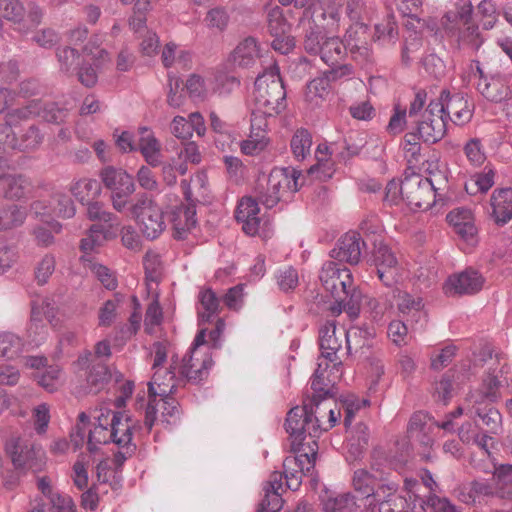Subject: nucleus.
I'll return each instance as SVG.
<instances>
[{
  "label": "nucleus",
  "mask_w": 512,
  "mask_h": 512,
  "mask_svg": "<svg viewBox=\"0 0 512 512\" xmlns=\"http://www.w3.org/2000/svg\"><path fill=\"white\" fill-rule=\"evenodd\" d=\"M318 408L303 400L301 406L292 407L285 419L284 429L291 439V452L299 453L305 450L304 440L310 436L313 441L322 433L320 420L317 417Z\"/></svg>",
  "instance_id": "nucleus-1"
},
{
  "label": "nucleus",
  "mask_w": 512,
  "mask_h": 512,
  "mask_svg": "<svg viewBox=\"0 0 512 512\" xmlns=\"http://www.w3.org/2000/svg\"><path fill=\"white\" fill-rule=\"evenodd\" d=\"M255 101L266 113L279 114L286 108V87L276 63L259 74L254 82Z\"/></svg>",
  "instance_id": "nucleus-2"
},
{
  "label": "nucleus",
  "mask_w": 512,
  "mask_h": 512,
  "mask_svg": "<svg viewBox=\"0 0 512 512\" xmlns=\"http://www.w3.org/2000/svg\"><path fill=\"white\" fill-rule=\"evenodd\" d=\"M99 177L104 187L110 191L113 208L124 212L133 204L131 196L136 191L135 178L125 169L106 165L99 171Z\"/></svg>",
  "instance_id": "nucleus-3"
},
{
  "label": "nucleus",
  "mask_w": 512,
  "mask_h": 512,
  "mask_svg": "<svg viewBox=\"0 0 512 512\" xmlns=\"http://www.w3.org/2000/svg\"><path fill=\"white\" fill-rule=\"evenodd\" d=\"M127 211L148 240H155L166 228L161 208L145 192L137 194L136 201Z\"/></svg>",
  "instance_id": "nucleus-4"
},
{
  "label": "nucleus",
  "mask_w": 512,
  "mask_h": 512,
  "mask_svg": "<svg viewBox=\"0 0 512 512\" xmlns=\"http://www.w3.org/2000/svg\"><path fill=\"white\" fill-rule=\"evenodd\" d=\"M5 449L16 469L40 472L46 464L45 451L32 441L11 438L6 442Z\"/></svg>",
  "instance_id": "nucleus-5"
},
{
  "label": "nucleus",
  "mask_w": 512,
  "mask_h": 512,
  "mask_svg": "<svg viewBox=\"0 0 512 512\" xmlns=\"http://www.w3.org/2000/svg\"><path fill=\"white\" fill-rule=\"evenodd\" d=\"M308 451L294 453V456H287L283 461V477L286 486L292 491H297L302 483V476L314 469L318 455V443L313 441L307 444Z\"/></svg>",
  "instance_id": "nucleus-6"
},
{
  "label": "nucleus",
  "mask_w": 512,
  "mask_h": 512,
  "mask_svg": "<svg viewBox=\"0 0 512 512\" xmlns=\"http://www.w3.org/2000/svg\"><path fill=\"white\" fill-rule=\"evenodd\" d=\"M402 200L413 209H423L430 205L428 201L435 191L431 179L423 178L420 174L405 176L401 181Z\"/></svg>",
  "instance_id": "nucleus-7"
},
{
  "label": "nucleus",
  "mask_w": 512,
  "mask_h": 512,
  "mask_svg": "<svg viewBox=\"0 0 512 512\" xmlns=\"http://www.w3.org/2000/svg\"><path fill=\"white\" fill-rule=\"evenodd\" d=\"M484 282L483 275L476 269L469 267L459 273L450 275L445 282L444 290L450 296L473 295L482 289Z\"/></svg>",
  "instance_id": "nucleus-8"
},
{
  "label": "nucleus",
  "mask_w": 512,
  "mask_h": 512,
  "mask_svg": "<svg viewBox=\"0 0 512 512\" xmlns=\"http://www.w3.org/2000/svg\"><path fill=\"white\" fill-rule=\"evenodd\" d=\"M328 367V362L325 363L324 369H322V363H318V367L311 378V389L313 390V394L312 396L307 395L303 399L316 408H319V406L328 399L336 401L338 388L334 383L330 384V380L326 379L324 376V372Z\"/></svg>",
  "instance_id": "nucleus-9"
},
{
  "label": "nucleus",
  "mask_w": 512,
  "mask_h": 512,
  "mask_svg": "<svg viewBox=\"0 0 512 512\" xmlns=\"http://www.w3.org/2000/svg\"><path fill=\"white\" fill-rule=\"evenodd\" d=\"M361 245L366 247V242L361 239L360 234L347 233L337 241L336 246L330 251V256L339 261L340 264L346 262L356 265L362 253Z\"/></svg>",
  "instance_id": "nucleus-10"
},
{
  "label": "nucleus",
  "mask_w": 512,
  "mask_h": 512,
  "mask_svg": "<svg viewBox=\"0 0 512 512\" xmlns=\"http://www.w3.org/2000/svg\"><path fill=\"white\" fill-rule=\"evenodd\" d=\"M122 418L123 414L120 413V411H117L113 414V418L111 419V430L109 434V440H111V443L116 444L119 448V450L113 455V463L115 465L116 473L122 471L125 461L128 458H131L137 451V444L135 442H130L129 439L124 441L119 438Z\"/></svg>",
  "instance_id": "nucleus-11"
},
{
  "label": "nucleus",
  "mask_w": 512,
  "mask_h": 512,
  "mask_svg": "<svg viewBox=\"0 0 512 512\" xmlns=\"http://www.w3.org/2000/svg\"><path fill=\"white\" fill-rule=\"evenodd\" d=\"M322 45L321 52L317 56L329 66V69H338V67L346 66L350 68V76L353 75V66L346 62L348 49L340 37L328 36Z\"/></svg>",
  "instance_id": "nucleus-12"
},
{
  "label": "nucleus",
  "mask_w": 512,
  "mask_h": 512,
  "mask_svg": "<svg viewBox=\"0 0 512 512\" xmlns=\"http://www.w3.org/2000/svg\"><path fill=\"white\" fill-rule=\"evenodd\" d=\"M173 228V238L178 241L185 240L190 231L196 227V205L175 206L170 215Z\"/></svg>",
  "instance_id": "nucleus-13"
},
{
  "label": "nucleus",
  "mask_w": 512,
  "mask_h": 512,
  "mask_svg": "<svg viewBox=\"0 0 512 512\" xmlns=\"http://www.w3.org/2000/svg\"><path fill=\"white\" fill-rule=\"evenodd\" d=\"M346 339L347 351L352 354L359 353L360 357L369 358V351L373 346L375 329L372 326H353L347 331H343Z\"/></svg>",
  "instance_id": "nucleus-14"
},
{
  "label": "nucleus",
  "mask_w": 512,
  "mask_h": 512,
  "mask_svg": "<svg viewBox=\"0 0 512 512\" xmlns=\"http://www.w3.org/2000/svg\"><path fill=\"white\" fill-rule=\"evenodd\" d=\"M347 77H350V68L346 66L325 70L307 83L306 95L310 99L314 97L324 98L329 93L332 82Z\"/></svg>",
  "instance_id": "nucleus-15"
},
{
  "label": "nucleus",
  "mask_w": 512,
  "mask_h": 512,
  "mask_svg": "<svg viewBox=\"0 0 512 512\" xmlns=\"http://www.w3.org/2000/svg\"><path fill=\"white\" fill-rule=\"evenodd\" d=\"M399 486V480L381 478L380 512H408L409 500L405 496L397 494Z\"/></svg>",
  "instance_id": "nucleus-16"
},
{
  "label": "nucleus",
  "mask_w": 512,
  "mask_h": 512,
  "mask_svg": "<svg viewBox=\"0 0 512 512\" xmlns=\"http://www.w3.org/2000/svg\"><path fill=\"white\" fill-rule=\"evenodd\" d=\"M259 57V46L256 38L248 36L238 43L231 51L227 62L238 68H251Z\"/></svg>",
  "instance_id": "nucleus-17"
},
{
  "label": "nucleus",
  "mask_w": 512,
  "mask_h": 512,
  "mask_svg": "<svg viewBox=\"0 0 512 512\" xmlns=\"http://www.w3.org/2000/svg\"><path fill=\"white\" fill-rule=\"evenodd\" d=\"M336 326L328 322L319 330V348L321 356L332 363L335 367L342 364L337 352L341 348V341L336 336Z\"/></svg>",
  "instance_id": "nucleus-18"
},
{
  "label": "nucleus",
  "mask_w": 512,
  "mask_h": 512,
  "mask_svg": "<svg viewBox=\"0 0 512 512\" xmlns=\"http://www.w3.org/2000/svg\"><path fill=\"white\" fill-rule=\"evenodd\" d=\"M416 135L426 144H435L443 139L447 132V123L445 118L439 117H423L417 121L413 127Z\"/></svg>",
  "instance_id": "nucleus-19"
},
{
  "label": "nucleus",
  "mask_w": 512,
  "mask_h": 512,
  "mask_svg": "<svg viewBox=\"0 0 512 512\" xmlns=\"http://www.w3.org/2000/svg\"><path fill=\"white\" fill-rule=\"evenodd\" d=\"M492 216L497 225L503 226L512 219V188L495 189L491 196Z\"/></svg>",
  "instance_id": "nucleus-20"
},
{
  "label": "nucleus",
  "mask_w": 512,
  "mask_h": 512,
  "mask_svg": "<svg viewBox=\"0 0 512 512\" xmlns=\"http://www.w3.org/2000/svg\"><path fill=\"white\" fill-rule=\"evenodd\" d=\"M326 291L330 292L332 297L336 299L339 304L338 311L341 312L343 308L348 305L349 310L356 309V292L355 290L350 296V299L345 303V299H341L340 293L342 292L347 297L350 294L349 288L351 287V278H342V276H336L332 281L322 284Z\"/></svg>",
  "instance_id": "nucleus-21"
},
{
  "label": "nucleus",
  "mask_w": 512,
  "mask_h": 512,
  "mask_svg": "<svg viewBox=\"0 0 512 512\" xmlns=\"http://www.w3.org/2000/svg\"><path fill=\"white\" fill-rule=\"evenodd\" d=\"M324 512H359L360 505L356 496L351 492L340 493L335 496L321 497Z\"/></svg>",
  "instance_id": "nucleus-22"
},
{
  "label": "nucleus",
  "mask_w": 512,
  "mask_h": 512,
  "mask_svg": "<svg viewBox=\"0 0 512 512\" xmlns=\"http://www.w3.org/2000/svg\"><path fill=\"white\" fill-rule=\"evenodd\" d=\"M285 171L278 170V167L273 168L268 176L266 191H261L258 194L259 202L267 209L274 208L281 199L280 189L283 186L281 177Z\"/></svg>",
  "instance_id": "nucleus-23"
},
{
  "label": "nucleus",
  "mask_w": 512,
  "mask_h": 512,
  "mask_svg": "<svg viewBox=\"0 0 512 512\" xmlns=\"http://www.w3.org/2000/svg\"><path fill=\"white\" fill-rule=\"evenodd\" d=\"M354 489L363 495V499L380 496V482L378 475L366 469H358L353 475Z\"/></svg>",
  "instance_id": "nucleus-24"
},
{
  "label": "nucleus",
  "mask_w": 512,
  "mask_h": 512,
  "mask_svg": "<svg viewBox=\"0 0 512 512\" xmlns=\"http://www.w3.org/2000/svg\"><path fill=\"white\" fill-rule=\"evenodd\" d=\"M161 148V143L154 133H149L147 137H140L136 144V151L141 153L145 162L152 168L158 167L162 163Z\"/></svg>",
  "instance_id": "nucleus-25"
},
{
  "label": "nucleus",
  "mask_w": 512,
  "mask_h": 512,
  "mask_svg": "<svg viewBox=\"0 0 512 512\" xmlns=\"http://www.w3.org/2000/svg\"><path fill=\"white\" fill-rule=\"evenodd\" d=\"M327 37L328 35L324 27L315 22L309 23L308 27L304 29L303 49L309 55L317 56L321 52L322 43L325 42Z\"/></svg>",
  "instance_id": "nucleus-26"
},
{
  "label": "nucleus",
  "mask_w": 512,
  "mask_h": 512,
  "mask_svg": "<svg viewBox=\"0 0 512 512\" xmlns=\"http://www.w3.org/2000/svg\"><path fill=\"white\" fill-rule=\"evenodd\" d=\"M111 379L107 365L97 363L90 367L86 377V393L97 394L102 391Z\"/></svg>",
  "instance_id": "nucleus-27"
},
{
  "label": "nucleus",
  "mask_w": 512,
  "mask_h": 512,
  "mask_svg": "<svg viewBox=\"0 0 512 512\" xmlns=\"http://www.w3.org/2000/svg\"><path fill=\"white\" fill-rule=\"evenodd\" d=\"M212 365L211 357L203 359L199 368H194L192 355L186 354L183 358V364L180 367V374L186 378L188 382L198 384L208 375V369Z\"/></svg>",
  "instance_id": "nucleus-28"
},
{
  "label": "nucleus",
  "mask_w": 512,
  "mask_h": 512,
  "mask_svg": "<svg viewBox=\"0 0 512 512\" xmlns=\"http://www.w3.org/2000/svg\"><path fill=\"white\" fill-rule=\"evenodd\" d=\"M4 181L3 195L7 199L20 200L30 191V182L21 174L8 175Z\"/></svg>",
  "instance_id": "nucleus-29"
},
{
  "label": "nucleus",
  "mask_w": 512,
  "mask_h": 512,
  "mask_svg": "<svg viewBox=\"0 0 512 512\" xmlns=\"http://www.w3.org/2000/svg\"><path fill=\"white\" fill-rule=\"evenodd\" d=\"M73 196L84 205L101 194V183L96 179H84L76 182L70 189Z\"/></svg>",
  "instance_id": "nucleus-30"
},
{
  "label": "nucleus",
  "mask_w": 512,
  "mask_h": 512,
  "mask_svg": "<svg viewBox=\"0 0 512 512\" xmlns=\"http://www.w3.org/2000/svg\"><path fill=\"white\" fill-rule=\"evenodd\" d=\"M329 154V147L326 144H319L316 149L317 163L308 169L309 175L317 174V179L326 181L332 177V163L326 158Z\"/></svg>",
  "instance_id": "nucleus-31"
},
{
  "label": "nucleus",
  "mask_w": 512,
  "mask_h": 512,
  "mask_svg": "<svg viewBox=\"0 0 512 512\" xmlns=\"http://www.w3.org/2000/svg\"><path fill=\"white\" fill-rule=\"evenodd\" d=\"M372 260L375 268H391L397 269L398 260L390 247L383 243L382 240L375 239L373 241Z\"/></svg>",
  "instance_id": "nucleus-32"
},
{
  "label": "nucleus",
  "mask_w": 512,
  "mask_h": 512,
  "mask_svg": "<svg viewBox=\"0 0 512 512\" xmlns=\"http://www.w3.org/2000/svg\"><path fill=\"white\" fill-rule=\"evenodd\" d=\"M312 146V135L306 128H299L295 131L290 141L291 151L297 160H304L310 155Z\"/></svg>",
  "instance_id": "nucleus-33"
},
{
  "label": "nucleus",
  "mask_w": 512,
  "mask_h": 512,
  "mask_svg": "<svg viewBox=\"0 0 512 512\" xmlns=\"http://www.w3.org/2000/svg\"><path fill=\"white\" fill-rule=\"evenodd\" d=\"M370 459L371 472L378 475V482L381 483V478L390 479L391 472L388 471V465L396 464L389 460V454L385 449L382 447L373 448Z\"/></svg>",
  "instance_id": "nucleus-34"
},
{
  "label": "nucleus",
  "mask_w": 512,
  "mask_h": 512,
  "mask_svg": "<svg viewBox=\"0 0 512 512\" xmlns=\"http://www.w3.org/2000/svg\"><path fill=\"white\" fill-rule=\"evenodd\" d=\"M267 29L272 37L290 33L291 25L284 17L283 10L279 6H275L268 11Z\"/></svg>",
  "instance_id": "nucleus-35"
},
{
  "label": "nucleus",
  "mask_w": 512,
  "mask_h": 512,
  "mask_svg": "<svg viewBox=\"0 0 512 512\" xmlns=\"http://www.w3.org/2000/svg\"><path fill=\"white\" fill-rule=\"evenodd\" d=\"M460 512L447 498H441L437 495H425V498H419V510L415 512Z\"/></svg>",
  "instance_id": "nucleus-36"
},
{
  "label": "nucleus",
  "mask_w": 512,
  "mask_h": 512,
  "mask_svg": "<svg viewBox=\"0 0 512 512\" xmlns=\"http://www.w3.org/2000/svg\"><path fill=\"white\" fill-rule=\"evenodd\" d=\"M51 208L55 215L63 219L72 218L76 213V207L70 195L57 192L51 198Z\"/></svg>",
  "instance_id": "nucleus-37"
},
{
  "label": "nucleus",
  "mask_w": 512,
  "mask_h": 512,
  "mask_svg": "<svg viewBox=\"0 0 512 512\" xmlns=\"http://www.w3.org/2000/svg\"><path fill=\"white\" fill-rule=\"evenodd\" d=\"M478 90L488 101L493 103H501L507 100L511 94L510 88L499 81L487 82L483 87L479 84Z\"/></svg>",
  "instance_id": "nucleus-38"
},
{
  "label": "nucleus",
  "mask_w": 512,
  "mask_h": 512,
  "mask_svg": "<svg viewBox=\"0 0 512 512\" xmlns=\"http://www.w3.org/2000/svg\"><path fill=\"white\" fill-rule=\"evenodd\" d=\"M25 8L18 0H0V31L2 30V18L21 24L24 19Z\"/></svg>",
  "instance_id": "nucleus-39"
},
{
  "label": "nucleus",
  "mask_w": 512,
  "mask_h": 512,
  "mask_svg": "<svg viewBox=\"0 0 512 512\" xmlns=\"http://www.w3.org/2000/svg\"><path fill=\"white\" fill-rule=\"evenodd\" d=\"M84 205L87 206L86 215L91 221L109 224V228H112L114 226V222L118 219L115 214L105 209L102 202L87 200Z\"/></svg>",
  "instance_id": "nucleus-40"
},
{
  "label": "nucleus",
  "mask_w": 512,
  "mask_h": 512,
  "mask_svg": "<svg viewBox=\"0 0 512 512\" xmlns=\"http://www.w3.org/2000/svg\"><path fill=\"white\" fill-rule=\"evenodd\" d=\"M199 301L205 310L203 313H198L199 321L209 322L211 317L218 312L219 299L211 288H207L199 293Z\"/></svg>",
  "instance_id": "nucleus-41"
},
{
  "label": "nucleus",
  "mask_w": 512,
  "mask_h": 512,
  "mask_svg": "<svg viewBox=\"0 0 512 512\" xmlns=\"http://www.w3.org/2000/svg\"><path fill=\"white\" fill-rule=\"evenodd\" d=\"M56 56L60 64V70L66 74L72 73L79 66L80 54L78 50L70 46L59 47Z\"/></svg>",
  "instance_id": "nucleus-42"
},
{
  "label": "nucleus",
  "mask_w": 512,
  "mask_h": 512,
  "mask_svg": "<svg viewBox=\"0 0 512 512\" xmlns=\"http://www.w3.org/2000/svg\"><path fill=\"white\" fill-rule=\"evenodd\" d=\"M22 340L13 333L0 334V357L10 360L22 351Z\"/></svg>",
  "instance_id": "nucleus-43"
},
{
  "label": "nucleus",
  "mask_w": 512,
  "mask_h": 512,
  "mask_svg": "<svg viewBox=\"0 0 512 512\" xmlns=\"http://www.w3.org/2000/svg\"><path fill=\"white\" fill-rule=\"evenodd\" d=\"M475 414L480 418L490 433H496L500 427L502 416L491 404L475 407Z\"/></svg>",
  "instance_id": "nucleus-44"
},
{
  "label": "nucleus",
  "mask_w": 512,
  "mask_h": 512,
  "mask_svg": "<svg viewBox=\"0 0 512 512\" xmlns=\"http://www.w3.org/2000/svg\"><path fill=\"white\" fill-rule=\"evenodd\" d=\"M159 395L160 400L163 402L162 423L175 425L180 416L179 403L174 397L167 393L166 389H161Z\"/></svg>",
  "instance_id": "nucleus-45"
},
{
  "label": "nucleus",
  "mask_w": 512,
  "mask_h": 512,
  "mask_svg": "<svg viewBox=\"0 0 512 512\" xmlns=\"http://www.w3.org/2000/svg\"><path fill=\"white\" fill-rule=\"evenodd\" d=\"M124 296L116 292L113 295V299H109L103 303L99 309V326L109 327L116 318V309L118 305L123 301Z\"/></svg>",
  "instance_id": "nucleus-46"
},
{
  "label": "nucleus",
  "mask_w": 512,
  "mask_h": 512,
  "mask_svg": "<svg viewBox=\"0 0 512 512\" xmlns=\"http://www.w3.org/2000/svg\"><path fill=\"white\" fill-rule=\"evenodd\" d=\"M367 144L366 134L364 132L352 131L344 138L343 158H352L360 154Z\"/></svg>",
  "instance_id": "nucleus-47"
},
{
  "label": "nucleus",
  "mask_w": 512,
  "mask_h": 512,
  "mask_svg": "<svg viewBox=\"0 0 512 512\" xmlns=\"http://www.w3.org/2000/svg\"><path fill=\"white\" fill-rule=\"evenodd\" d=\"M43 141V135L40 133L36 125H31L29 128L18 138L16 136L15 150L25 151L37 148Z\"/></svg>",
  "instance_id": "nucleus-48"
},
{
  "label": "nucleus",
  "mask_w": 512,
  "mask_h": 512,
  "mask_svg": "<svg viewBox=\"0 0 512 512\" xmlns=\"http://www.w3.org/2000/svg\"><path fill=\"white\" fill-rule=\"evenodd\" d=\"M0 213L1 230L20 226L26 218L25 210L15 204L6 209H0Z\"/></svg>",
  "instance_id": "nucleus-49"
},
{
  "label": "nucleus",
  "mask_w": 512,
  "mask_h": 512,
  "mask_svg": "<svg viewBox=\"0 0 512 512\" xmlns=\"http://www.w3.org/2000/svg\"><path fill=\"white\" fill-rule=\"evenodd\" d=\"M59 374L60 369L57 366H49L45 371H35L33 379L48 392H53L57 389Z\"/></svg>",
  "instance_id": "nucleus-50"
},
{
  "label": "nucleus",
  "mask_w": 512,
  "mask_h": 512,
  "mask_svg": "<svg viewBox=\"0 0 512 512\" xmlns=\"http://www.w3.org/2000/svg\"><path fill=\"white\" fill-rule=\"evenodd\" d=\"M47 499L48 512H77L76 505L69 495L54 492Z\"/></svg>",
  "instance_id": "nucleus-51"
},
{
  "label": "nucleus",
  "mask_w": 512,
  "mask_h": 512,
  "mask_svg": "<svg viewBox=\"0 0 512 512\" xmlns=\"http://www.w3.org/2000/svg\"><path fill=\"white\" fill-rule=\"evenodd\" d=\"M407 125V109L401 107L400 104H395L393 107V113L386 126V132L389 135L396 136L402 133Z\"/></svg>",
  "instance_id": "nucleus-52"
},
{
  "label": "nucleus",
  "mask_w": 512,
  "mask_h": 512,
  "mask_svg": "<svg viewBox=\"0 0 512 512\" xmlns=\"http://www.w3.org/2000/svg\"><path fill=\"white\" fill-rule=\"evenodd\" d=\"M368 31L369 26L364 22L352 23L341 40L344 42L347 49H349L353 43L359 45L366 42Z\"/></svg>",
  "instance_id": "nucleus-53"
},
{
  "label": "nucleus",
  "mask_w": 512,
  "mask_h": 512,
  "mask_svg": "<svg viewBox=\"0 0 512 512\" xmlns=\"http://www.w3.org/2000/svg\"><path fill=\"white\" fill-rule=\"evenodd\" d=\"M159 393H161V390L157 391L153 383L148 384V403L145 409V424L147 433L151 432L157 419V397H160Z\"/></svg>",
  "instance_id": "nucleus-54"
},
{
  "label": "nucleus",
  "mask_w": 512,
  "mask_h": 512,
  "mask_svg": "<svg viewBox=\"0 0 512 512\" xmlns=\"http://www.w3.org/2000/svg\"><path fill=\"white\" fill-rule=\"evenodd\" d=\"M495 173L493 170L488 172L479 173L475 175L473 184L465 185V190L469 194H476L477 192L486 193L494 184Z\"/></svg>",
  "instance_id": "nucleus-55"
},
{
  "label": "nucleus",
  "mask_w": 512,
  "mask_h": 512,
  "mask_svg": "<svg viewBox=\"0 0 512 512\" xmlns=\"http://www.w3.org/2000/svg\"><path fill=\"white\" fill-rule=\"evenodd\" d=\"M374 41L388 40L395 43L398 38V27L393 18L375 25Z\"/></svg>",
  "instance_id": "nucleus-56"
},
{
  "label": "nucleus",
  "mask_w": 512,
  "mask_h": 512,
  "mask_svg": "<svg viewBox=\"0 0 512 512\" xmlns=\"http://www.w3.org/2000/svg\"><path fill=\"white\" fill-rule=\"evenodd\" d=\"M282 506L283 499L279 492L264 490V497L258 504L256 512H279Z\"/></svg>",
  "instance_id": "nucleus-57"
},
{
  "label": "nucleus",
  "mask_w": 512,
  "mask_h": 512,
  "mask_svg": "<svg viewBox=\"0 0 512 512\" xmlns=\"http://www.w3.org/2000/svg\"><path fill=\"white\" fill-rule=\"evenodd\" d=\"M259 200L249 196L243 197L235 210V219L243 220L258 215L260 212Z\"/></svg>",
  "instance_id": "nucleus-58"
},
{
  "label": "nucleus",
  "mask_w": 512,
  "mask_h": 512,
  "mask_svg": "<svg viewBox=\"0 0 512 512\" xmlns=\"http://www.w3.org/2000/svg\"><path fill=\"white\" fill-rule=\"evenodd\" d=\"M139 186L146 191H158L159 184L151 166L141 165L134 177Z\"/></svg>",
  "instance_id": "nucleus-59"
},
{
  "label": "nucleus",
  "mask_w": 512,
  "mask_h": 512,
  "mask_svg": "<svg viewBox=\"0 0 512 512\" xmlns=\"http://www.w3.org/2000/svg\"><path fill=\"white\" fill-rule=\"evenodd\" d=\"M344 275L345 278L350 279L351 273L343 264L333 261L326 262L320 272L319 279L322 284L332 281L336 276Z\"/></svg>",
  "instance_id": "nucleus-60"
},
{
  "label": "nucleus",
  "mask_w": 512,
  "mask_h": 512,
  "mask_svg": "<svg viewBox=\"0 0 512 512\" xmlns=\"http://www.w3.org/2000/svg\"><path fill=\"white\" fill-rule=\"evenodd\" d=\"M463 150L469 162L474 166H480L486 159L481 140L478 138L470 139L464 145Z\"/></svg>",
  "instance_id": "nucleus-61"
},
{
  "label": "nucleus",
  "mask_w": 512,
  "mask_h": 512,
  "mask_svg": "<svg viewBox=\"0 0 512 512\" xmlns=\"http://www.w3.org/2000/svg\"><path fill=\"white\" fill-rule=\"evenodd\" d=\"M229 19V14L225 8L215 7L207 12L205 21L207 22L208 27L216 28L222 32L227 28Z\"/></svg>",
  "instance_id": "nucleus-62"
},
{
  "label": "nucleus",
  "mask_w": 512,
  "mask_h": 512,
  "mask_svg": "<svg viewBox=\"0 0 512 512\" xmlns=\"http://www.w3.org/2000/svg\"><path fill=\"white\" fill-rule=\"evenodd\" d=\"M399 302L397 304L398 310L402 314H409L411 312L421 313L423 308V302L420 297L414 298L407 292H401L398 290Z\"/></svg>",
  "instance_id": "nucleus-63"
},
{
  "label": "nucleus",
  "mask_w": 512,
  "mask_h": 512,
  "mask_svg": "<svg viewBox=\"0 0 512 512\" xmlns=\"http://www.w3.org/2000/svg\"><path fill=\"white\" fill-rule=\"evenodd\" d=\"M457 347L449 344L442 348L438 354L431 357V368L433 370H441L447 367L456 355Z\"/></svg>",
  "instance_id": "nucleus-64"
}]
</instances>
